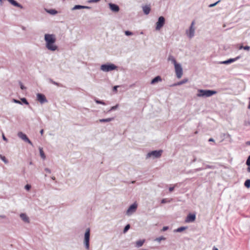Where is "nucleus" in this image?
I'll use <instances>...</instances> for the list:
<instances>
[{
  "label": "nucleus",
  "instance_id": "nucleus-1",
  "mask_svg": "<svg viewBox=\"0 0 250 250\" xmlns=\"http://www.w3.org/2000/svg\"><path fill=\"white\" fill-rule=\"evenodd\" d=\"M45 47L49 51H55L58 49V46L55 44L56 41V35L53 34H45L44 35Z\"/></svg>",
  "mask_w": 250,
  "mask_h": 250
},
{
  "label": "nucleus",
  "instance_id": "nucleus-2",
  "mask_svg": "<svg viewBox=\"0 0 250 250\" xmlns=\"http://www.w3.org/2000/svg\"><path fill=\"white\" fill-rule=\"evenodd\" d=\"M216 93V92L213 90L198 89L197 96L198 97H209Z\"/></svg>",
  "mask_w": 250,
  "mask_h": 250
},
{
  "label": "nucleus",
  "instance_id": "nucleus-3",
  "mask_svg": "<svg viewBox=\"0 0 250 250\" xmlns=\"http://www.w3.org/2000/svg\"><path fill=\"white\" fill-rule=\"evenodd\" d=\"M117 66L115 64L111 63L104 64L101 65L100 69L105 72H107L116 70Z\"/></svg>",
  "mask_w": 250,
  "mask_h": 250
},
{
  "label": "nucleus",
  "instance_id": "nucleus-4",
  "mask_svg": "<svg viewBox=\"0 0 250 250\" xmlns=\"http://www.w3.org/2000/svg\"><path fill=\"white\" fill-rule=\"evenodd\" d=\"M90 230L89 228H87L86 229V231L84 235V240H83V244L84 245L85 248L86 250H88L89 249V240H90Z\"/></svg>",
  "mask_w": 250,
  "mask_h": 250
},
{
  "label": "nucleus",
  "instance_id": "nucleus-5",
  "mask_svg": "<svg viewBox=\"0 0 250 250\" xmlns=\"http://www.w3.org/2000/svg\"><path fill=\"white\" fill-rule=\"evenodd\" d=\"M163 151L162 150H154L148 152L146 156V159L149 158H158L161 156Z\"/></svg>",
  "mask_w": 250,
  "mask_h": 250
},
{
  "label": "nucleus",
  "instance_id": "nucleus-6",
  "mask_svg": "<svg viewBox=\"0 0 250 250\" xmlns=\"http://www.w3.org/2000/svg\"><path fill=\"white\" fill-rule=\"evenodd\" d=\"M194 21H192L189 29L186 31V35L189 39H191L194 36L195 31V28L194 26Z\"/></svg>",
  "mask_w": 250,
  "mask_h": 250
},
{
  "label": "nucleus",
  "instance_id": "nucleus-7",
  "mask_svg": "<svg viewBox=\"0 0 250 250\" xmlns=\"http://www.w3.org/2000/svg\"><path fill=\"white\" fill-rule=\"evenodd\" d=\"M137 208V204L135 203L132 204L126 211V215L128 216L132 215L136 211Z\"/></svg>",
  "mask_w": 250,
  "mask_h": 250
},
{
  "label": "nucleus",
  "instance_id": "nucleus-8",
  "mask_svg": "<svg viewBox=\"0 0 250 250\" xmlns=\"http://www.w3.org/2000/svg\"><path fill=\"white\" fill-rule=\"evenodd\" d=\"M174 68L176 77L178 79L181 78L183 75V68L181 64L178 63V64L175 65V66H174Z\"/></svg>",
  "mask_w": 250,
  "mask_h": 250
},
{
  "label": "nucleus",
  "instance_id": "nucleus-9",
  "mask_svg": "<svg viewBox=\"0 0 250 250\" xmlns=\"http://www.w3.org/2000/svg\"><path fill=\"white\" fill-rule=\"evenodd\" d=\"M165 23V19L164 17L161 16L158 18V21L156 22V30H159L164 26Z\"/></svg>",
  "mask_w": 250,
  "mask_h": 250
},
{
  "label": "nucleus",
  "instance_id": "nucleus-10",
  "mask_svg": "<svg viewBox=\"0 0 250 250\" xmlns=\"http://www.w3.org/2000/svg\"><path fill=\"white\" fill-rule=\"evenodd\" d=\"M18 136L24 141L29 144L30 145L33 146V144L31 141L28 139L26 134H24L22 132H18Z\"/></svg>",
  "mask_w": 250,
  "mask_h": 250
},
{
  "label": "nucleus",
  "instance_id": "nucleus-11",
  "mask_svg": "<svg viewBox=\"0 0 250 250\" xmlns=\"http://www.w3.org/2000/svg\"><path fill=\"white\" fill-rule=\"evenodd\" d=\"M37 100L42 104L46 103L47 100L45 96L41 93H38L37 94Z\"/></svg>",
  "mask_w": 250,
  "mask_h": 250
},
{
  "label": "nucleus",
  "instance_id": "nucleus-12",
  "mask_svg": "<svg viewBox=\"0 0 250 250\" xmlns=\"http://www.w3.org/2000/svg\"><path fill=\"white\" fill-rule=\"evenodd\" d=\"M240 58V56H237V57H236L235 58L229 59L228 60H226V61H225L220 62H219V63H220V64H229V63H232V62H235L236 61L238 60Z\"/></svg>",
  "mask_w": 250,
  "mask_h": 250
},
{
  "label": "nucleus",
  "instance_id": "nucleus-13",
  "mask_svg": "<svg viewBox=\"0 0 250 250\" xmlns=\"http://www.w3.org/2000/svg\"><path fill=\"white\" fill-rule=\"evenodd\" d=\"M196 219V216H195V214H189L186 219V220L185 221L187 222V223H190V222H193L195 221Z\"/></svg>",
  "mask_w": 250,
  "mask_h": 250
},
{
  "label": "nucleus",
  "instance_id": "nucleus-14",
  "mask_svg": "<svg viewBox=\"0 0 250 250\" xmlns=\"http://www.w3.org/2000/svg\"><path fill=\"white\" fill-rule=\"evenodd\" d=\"M108 5L110 10L113 12H118L120 10L119 6L116 4L109 3Z\"/></svg>",
  "mask_w": 250,
  "mask_h": 250
},
{
  "label": "nucleus",
  "instance_id": "nucleus-15",
  "mask_svg": "<svg viewBox=\"0 0 250 250\" xmlns=\"http://www.w3.org/2000/svg\"><path fill=\"white\" fill-rule=\"evenodd\" d=\"M21 219L25 223H29L30 219L26 214L24 213H21L20 215Z\"/></svg>",
  "mask_w": 250,
  "mask_h": 250
},
{
  "label": "nucleus",
  "instance_id": "nucleus-16",
  "mask_svg": "<svg viewBox=\"0 0 250 250\" xmlns=\"http://www.w3.org/2000/svg\"><path fill=\"white\" fill-rule=\"evenodd\" d=\"M142 9L144 14L147 15L150 13L151 10V6L150 4L146 5L142 7Z\"/></svg>",
  "mask_w": 250,
  "mask_h": 250
},
{
  "label": "nucleus",
  "instance_id": "nucleus-17",
  "mask_svg": "<svg viewBox=\"0 0 250 250\" xmlns=\"http://www.w3.org/2000/svg\"><path fill=\"white\" fill-rule=\"evenodd\" d=\"M90 9V7H89V6H83V5H75L72 8L71 10L72 11H73V10H78V9Z\"/></svg>",
  "mask_w": 250,
  "mask_h": 250
},
{
  "label": "nucleus",
  "instance_id": "nucleus-18",
  "mask_svg": "<svg viewBox=\"0 0 250 250\" xmlns=\"http://www.w3.org/2000/svg\"><path fill=\"white\" fill-rule=\"evenodd\" d=\"M167 61L168 62H170L174 66L175 65L178 64V63L177 62L176 59L172 55H169L167 58Z\"/></svg>",
  "mask_w": 250,
  "mask_h": 250
},
{
  "label": "nucleus",
  "instance_id": "nucleus-19",
  "mask_svg": "<svg viewBox=\"0 0 250 250\" xmlns=\"http://www.w3.org/2000/svg\"><path fill=\"white\" fill-rule=\"evenodd\" d=\"M11 4L13 5L20 8L21 9L23 8V6L18 2H17L15 0H7Z\"/></svg>",
  "mask_w": 250,
  "mask_h": 250
},
{
  "label": "nucleus",
  "instance_id": "nucleus-20",
  "mask_svg": "<svg viewBox=\"0 0 250 250\" xmlns=\"http://www.w3.org/2000/svg\"><path fill=\"white\" fill-rule=\"evenodd\" d=\"M162 79L160 76H157L153 79L151 82V84H154L155 83L161 81Z\"/></svg>",
  "mask_w": 250,
  "mask_h": 250
},
{
  "label": "nucleus",
  "instance_id": "nucleus-21",
  "mask_svg": "<svg viewBox=\"0 0 250 250\" xmlns=\"http://www.w3.org/2000/svg\"><path fill=\"white\" fill-rule=\"evenodd\" d=\"M145 240H140L136 242V246L138 248L141 247L144 244Z\"/></svg>",
  "mask_w": 250,
  "mask_h": 250
},
{
  "label": "nucleus",
  "instance_id": "nucleus-22",
  "mask_svg": "<svg viewBox=\"0 0 250 250\" xmlns=\"http://www.w3.org/2000/svg\"><path fill=\"white\" fill-rule=\"evenodd\" d=\"M113 120H114L113 118H106V119H100L99 120V122H101V123L109 122H111V121H113Z\"/></svg>",
  "mask_w": 250,
  "mask_h": 250
},
{
  "label": "nucleus",
  "instance_id": "nucleus-23",
  "mask_svg": "<svg viewBox=\"0 0 250 250\" xmlns=\"http://www.w3.org/2000/svg\"><path fill=\"white\" fill-rule=\"evenodd\" d=\"M46 12L48 13H49L50 14L52 15H54L58 13V12L55 9H53L47 10Z\"/></svg>",
  "mask_w": 250,
  "mask_h": 250
},
{
  "label": "nucleus",
  "instance_id": "nucleus-24",
  "mask_svg": "<svg viewBox=\"0 0 250 250\" xmlns=\"http://www.w3.org/2000/svg\"><path fill=\"white\" fill-rule=\"evenodd\" d=\"M187 227H180L176 229H175L174 230V232H181L182 231H183V230H185L186 229H187Z\"/></svg>",
  "mask_w": 250,
  "mask_h": 250
},
{
  "label": "nucleus",
  "instance_id": "nucleus-25",
  "mask_svg": "<svg viewBox=\"0 0 250 250\" xmlns=\"http://www.w3.org/2000/svg\"><path fill=\"white\" fill-rule=\"evenodd\" d=\"M188 82V79H184L182 81L176 83H174L173 84L174 86H176V85H181V84H183L186 83H187Z\"/></svg>",
  "mask_w": 250,
  "mask_h": 250
},
{
  "label": "nucleus",
  "instance_id": "nucleus-26",
  "mask_svg": "<svg viewBox=\"0 0 250 250\" xmlns=\"http://www.w3.org/2000/svg\"><path fill=\"white\" fill-rule=\"evenodd\" d=\"M39 150H40V153L41 157L43 159H44L45 158V154H44V153L43 152L42 148V147H40L39 148Z\"/></svg>",
  "mask_w": 250,
  "mask_h": 250
},
{
  "label": "nucleus",
  "instance_id": "nucleus-27",
  "mask_svg": "<svg viewBox=\"0 0 250 250\" xmlns=\"http://www.w3.org/2000/svg\"><path fill=\"white\" fill-rule=\"evenodd\" d=\"M166 238L164 237V236H161V237H158V238H156L154 241H157L159 243H160V242L162 241V240H166Z\"/></svg>",
  "mask_w": 250,
  "mask_h": 250
},
{
  "label": "nucleus",
  "instance_id": "nucleus-28",
  "mask_svg": "<svg viewBox=\"0 0 250 250\" xmlns=\"http://www.w3.org/2000/svg\"><path fill=\"white\" fill-rule=\"evenodd\" d=\"M0 158L1 160L6 164L8 163V161L6 159L5 156L2 155H0Z\"/></svg>",
  "mask_w": 250,
  "mask_h": 250
},
{
  "label": "nucleus",
  "instance_id": "nucleus-29",
  "mask_svg": "<svg viewBox=\"0 0 250 250\" xmlns=\"http://www.w3.org/2000/svg\"><path fill=\"white\" fill-rule=\"evenodd\" d=\"M244 185L246 187L249 188L250 187V180L248 179L245 182Z\"/></svg>",
  "mask_w": 250,
  "mask_h": 250
},
{
  "label": "nucleus",
  "instance_id": "nucleus-30",
  "mask_svg": "<svg viewBox=\"0 0 250 250\" xmlns=\"http://www.w3.org/2000/svg\"><path fill=\"white\" fill-rule=\"evenodd\" d=\"M130 226L129 224L126 225L124 229L123 232L124 233H126L128 230L130 229Z\"/></svg>",
  "mask_w": 250,
  "mask_h": 250
},
{
  "label": "nucleus",
  "instance_id": "nucleus-31",
  "mask_svg": "<svg viewBox=\"0 0 250 250\" xmlns=\"http://www.w3.org/2000/svg\"><path fill=\"white\" fill-rule=\"evenodd\" d=\"M118 107V104H116L115 106H112L110 109L108 111V112H111V111L115 110L117 109Z\"/></svg>",
  "mask_w": 250,
  "mask_h": 250
},
{
  "label": "nucleus",
  "instance_id": "nucleus-32",
  "mask_svg": "<svg viewBox=\"0 0 250 250\" xmlns=\"http://www.w3.org/2000/svg\"><path fill=\"white\" fill-rule=\"evenodd\" d=\"M220 2V0H218L217 1H216V2L214 3H212V4H210L208 5V7L211 8V7H213L215 6H216L218 3H219V2Z\"/></svg>",
  "mask_w": 250,
  "mask_h": 250
},
{
  "label": "nucleus",
  "instance_id": "nucleus-33",
  "mask_svg": "<svg viewBox=\"0 0 250 250\" xmlns=\"http://www.w3.org/2000/svg\"><path fill=\"white\" fill-rule=\"evenodd\" d=\"M21 101L24 104H25L26 105L29 104V103H28V101H27V100L25 98H21Z\"/></svg>",
  "mask_w": 250,
  "mask_h": 250
},
{
  "label": "nucleus",
  "instance_id": "nucleus-34",
  "mask_svg": "<svg viewBox=\"0 0 250 250\" xmlns=\"http://www.w3.org/2000/svg\"><path fill=\"white\" fill-rule=\"evenodd\" d=\"M31 185H30L29 184H27L25 186V187H24L25 189L28 191H29L31 189Z\"/></svg>",
  "mask_w": 250,
  "mask_h": 250
},
{
  "label": "nucleus",
  "instance_id": "nucleus-35",
  "mask_svg": "<svg viewBox=\"0 0 250 250\" xmlns=\"http://www.w3.org/2000/svg\"><path fill=\"white\" fill-rule=\"evenodd\" d=\"M125 34L126 36H131L133 35L132 32L129 31H125Z\"/></svg>",
  "mask_w": 250,
  "mask_h": 250
},
{
  "label": "nucleus",
  "instance_id": "nucleus-36",
  "mask_svg": "<svg viewBox=\"0 0 250 250\" xmlns=\"http://www.w3.org/2000/svg\"><path fill=\"white\" fill-rule=\"evenodd\" d=\"M246 165L248 166H250V155L248 157L247 160Z\"/></svg>",
  "mask_w": 250,
  "mask_h": 250
},
{
  "label": "nucleus",
  "instance_id": "nucleus-37",
  "mask_svg": "<svg viewBox=\"0 0 250 250\" xmlns=\"http://www.w3.org/2000/svg\"><path fill=\"white\" fill-rule=\"evenodd\" d=\"M19 84H20V87H21V89L24 90V89H26V87L22 84L21 82H19Z\"/></svg>",
  "mask_w": 250,
  "mask_h": 250
},
{
  "label": "nucleus",
  "instance_id": "nucleus-38",
  "mask_svg": "<svg viewBox=\"0 0 250 250\" xmlns=\"http://www.w3.org/2000/svg\"><path fill=\"white\" fill-rule=\"evenodd\" d=\"M13 102L16 104H21V103L20 101H19V100L15 99H13Z\"/></svg>",
  "mask_w": 250,
  "mask_h": 250
},
{
  "label": "nucleus",
  "instance_id": "nucleus-39",
  "mask_svg": "<svg viewBox=\"0 0 250 250\" xmlns=\"http://www.w3.org/2000/svg\"><path fill=\"white\" fill-rule=\"evenodd\" d=\"M49 82L51 83H52L53 84H55V85H59V83L57 82H54L53 80H52V79H49Z\"/></svg>",
  "mask_w": 250,
  "mask_h": 250
},
{
  "label": "nucleus",
  "instance_id": "nucleus-40",
  "mask_svg": "<svg viewBox=\"0 0 250 250\" xmlns=\"http://www.w3.org/2000/svg\"><path fill=\"white\" fill-rule=\"evenodd\" d=\"M176 186H177V184L175 185L174 186V187H170V188H169V191L170 192H172V191H173V190H174V188H175Z\"/></svg>",
  "mask_w": 250,
  "mask_h": 250
},
{
  "label": "nucleus",
  "instance_id": "nucleus-41",
  "mask_svg": "<svg viewBox=\"0 0 250 250\" xmlns=\"http://www.w3.org/2000/svg\"><path fill=\"white\" fill-rule=\"evenodd\" d=\"M244 49L246 50H247V51H249L250 50V46H248V45L245 46L244 47Z\"/></svg>",
  "mask_w": 250,
  "mask_h": 250
},
{
  "label": "nucleus",
  "instance_id": "nucleus-42",
  "mask_svg": "<svg viewBox=\"0 0 250 250\" xmlns=\"http://www.w3.org/2000/svg\"><path fill=\"white\" fill-rule=\"evenodd\" d=\"M100 0H89V2L90 3H94L99 1Z\"/></svg>",
  "mask_w": 250,
  "mask_h": 250
},
{
  "label": "nucleus",
  "instance_id": "nucleus-43",
  "mask_svg": "<svg viewBox=\"0 0 250 250\" xmlns=\"http://www.w3.org/2000/svg\"><path fill=\"white\" fill-rule=\"evenodd\" d=\"M119 87V86H118V85L114 86L113 87V90L114 91L116 92V91H117V88H118V87Z\"/></svg>",
  "mask_w": 250,
  "mask_h": 250
},
{
  "label": "nucleus",
  "instance_id": "nucleus-44",
  "mask_svg": "<svg viewBox=\"0 0 250 250\" xmlns=\"http://www.w3.org/2000/svg\"><path fill=\"white\" fill-rule=\"evenodd\" d=\"M94 101H95V102L97 104H101V102L102 101H101V100H98V99H95L94 100Z\"/></svg>",
  "mask_w": 250,
  "mask_h": 250
},
{
  "label": "nucleus",
  "instance_id": "nucleus-45",
  "mask_svg": "<svg viewBox=\"0 0 250 250\" xmlns=\"http://www.w3.org/2000/svg\"><path fill=\"white\" fill-rule=\"evenodd\" d=\"M44 170H45L46 172H47V173H51V170H50L49 168H45L44 169Z\"/></svg>",
  "mask_w": 250,
  "mask_h": 250
},
{
  "label": "nucleus",
  "instance_id": "nucleus-46",
  "mask_svg": "<svg viewBox=\"0 0 250 250\" xmlns=\"http://www.w3.org/2000/svg\"><path fill=\"white\" fill-rule=\"evenodd\" d=\"M168 229V227L167 226L164 227L162 229V231H165L167 230Z\"/></svg>",
  "mask_w": 250,
  "mask_h": 250
},
{
  "label": "nucleus",
  "instance_id": "nucleus-47",
  "mask_svg": "<svg viewBox=\"0 0 250 250\" xmlns=\"http://www.w3.org/2000/svg\"><path fill=\"white\" fill-rule=\"evenodd\" d=\"M167 202V201L166 199H163L161 200V203H162V204H165Z\"/></svg>",
  "mask_w": 250,
  "mask_h": 250
},
{
  "label": "nucleus",
  "instance_id": "nucleus-48",
  "mask_svg": "<svg viewBox=\"0 0 250 250\" xmlns=\"http://www.w3.org/2000/svg\"><path fill=\"white\" fill-rule=\"evenodd\" d=\"M2 139L4 141H7V138L5 137V136L4 135V134H2Z\"/></svg>",
  "mask_w": 250,
  "mask_h": 250
},
{
  "label": "nucleus",
  "instance_id": "nucleus-49",
  "mask_svg": "<svg viewBox=\"0 0 250 250\" xmlns=\"http://www.w3.org/2000/svg\"><path fill=\"white\" fill-rule=\"evenodd\" d=\"M4 1V0H0V3L1 5H2Z\"/></svg>",
  "mask_w": 250,
  "mask_h": 250
},
{
  "label": "nucleus",
  "instance_id": "nucleus-50",
  "mask_svg": "<svg viewBox=\"0 0 250 250\" xmlns=\"http://www.w3.org/2000/svg\"><path fill=\"white\" fill-rule=\"evenodd\" d=\"M244 46H243V45H241L239 46V49H244Z\"/></svg>",
  "mask_w": 250,
  "mask_h": 250
},
{
  "label": "nucleus",
  "instance_id": "nucleus-51",
  "mask_svg": "<svg viewBox=\"0 0 250 250\" xmlns=\"http://www.w3.org/2000/svg\"><path fill=\"white\" fill-rule=\"evenodd\" d=\"M43 129H41V131H40V133L41 134V135H42L43 133Z\"/></svg>",
  "mask_w": 250,
  "mask_h": 250
},
{
  "label": "nucleus",
  "instance_id": "nucleus-52",
  "mask_svg": "<svg viewBox=\"0 0 250 250\" xmlns=\"http://www.w3.org/2000/svg\"><path fill=\"white\" fill-rule=\"evenodd\" d=\"M101 104H103V105H106L105 103L104 102H103V101L101 102Z\"/></svg>",
  "mask_w": 250,
  "mask_h": 250
},
{
  "label": "nucleus",
  "instance_id": "nucleus-53",
  "mask_svg": "<svg viewBox=\"0 0 250 250\" xmlns=\"http://www.w3.org/2000/svg\"><path fill=\"white\" fill-rule=\"evenodd\" d=\"M247 170L249 172H250V166H249V167L247 168Z\"/></svg>",
  "mask_w": 250,
  "mask_h": 250
},
{
  "label": "nucleus",
  "instance_id": "nucleus-54",
  "mask_svg": "<svg viewBox=\"0 0 250 250\" xmlns=\"http://www.w3.org/2000/svg\"><path fill=\"white\" fill-rule=\"evenodd\" d=\"M208 141L209 142H213V141H214V140L212 138H210Z\"/></svg>",
  "mask_w": 250,
  "mask_h": 250
},
{
  "label": "nucleus",
  "instance_id": "nucleus-55",
  "mask_svg": "<svg viewBox=\"0 0 250 250\" xmlns=\"http://www.w3.org/2000/svg\"><path fill=\"white\" fill-rule=\"evenodd\" d=\"M52 179L53 180H55V177H52Z\"/></svg>",
  "mask_w": 250,
  "mask_h": 250
},
{
  "label": "nucleus",
  "instance_id": "nucleus-56",
  "mask_svg": "<svg viewBox=\"0 0 250 250\" xmlns=\"http://www.w3.org/2000/svg\"><path fill=\"white\" fill-rule=\"evenodd\" d=\"M213 250H218L217 248H214Z\"/></svg>",
  "mask_w": 250,
  "mask_h": 250
},
{
  "label": "nucleus",
  "instance_id": "nucleus-57",
  "mask_svg": "<svg viewBox=\"0 0 250 250\" xmlns=\"http://www.w3.org/2000/svg\"><path fill=\"white\" fill-rule=\"evenodd\" d=\"M247 144L250 145V142H248Z\"/></svg>",
  "mask_w": 250,
  "mask_h": 250
},
{
  "label": "nucleus",
  "instance_id": "nucleus-58",
  "mask_svg": "<svg viewBox=\"0 0 250 250\" xmlns=\"http://www.w3.org/2000/svg\"><path fill=\"white\" fill-rule=\"evenodd\" d=\"M1 217L2 218H5V216H1Z\"/></svg>",
  "mask_w": 250,
  "mask_h": 250
},
{
  "label": "nucleus",
  "instance_id": "nucleus-59",
  "mask_svg": "<svg viewBox=\"0 0 250 250\" xmlns=\"http://www.w3.org/2000/svg\"><path fill=\"white\" fill-rule=\"evenodd\" d=\"M202 168H200L198 169V170H202Z\"/></svg>",
  "mask_w": 250,
  "mask_h": 250
},
{
  "label": "nucleus",
  "instance_id": "nucleus-60",
  "mask_svg": "<svg viewBox=\"0 0 250 250\" xmlns=\"http://www.w3.org/2000/svg\"><path fill=\"white\" fill-rule=\"evenodd\" d=\"M195 161H196V159H194L193 160V162H195Z\"/></svg>",
  "mask_w": 250,
  "mask_h": 250
},
{
  "label": "nucleus",
  "instance_id": "nucleus-61",
  "mask_svg": "<svg viewBox=\"0 0 250 250\" xmlns=\"http://www.w3.org/2000/svg\"><path fill=\"white\" fill-rule=\"evenodd\" d=\"M132 183H135V181H132Z\"/></svg>",
  "mask_w": 250,
  "mask_h": 250
}]
</instances>
